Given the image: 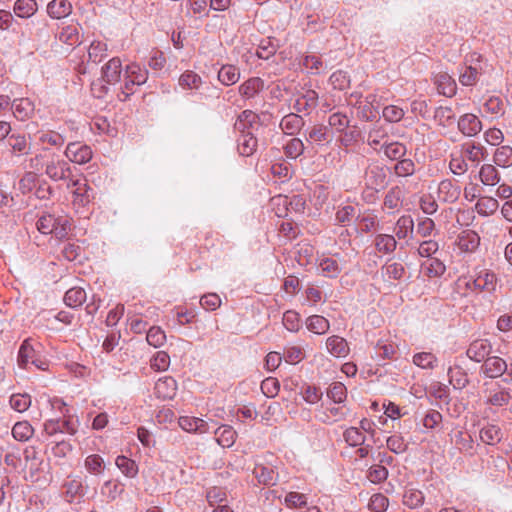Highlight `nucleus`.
Masks as SVG:
<instances>
[{"instance_id": "nucleus-1", "label": "nucleus", "mask_w": 512, "mask_h": 512, "mask_svg": "<svg viewBox=\"0 0 512 512\" xmlns=\"http://www.w3.org/2000/svg\"><path fill=\"white\" fill-rule=\"evenodd\" d=\"M70 220L65 215L44 213L37 221L36 227L42 234H53L57 239L67 237L70 231Z\"/></svg>"}, {"instance_id": "nucleus-2", "label": "nucleus", "mask_w": 512, "mask_h": 512, "mask_svg": "<svg viewBox=\"0 0 512 512\" xmlns=\"http://www.w3.org/2000/svg\"><path fill=\"white\" fill-rule=\"evenodd\" d=\"M41 345L36 343L34 345L30 338L25 339L18 351V365L21 368L28 369L29 365L35 366L38 370L45 371L48 369V362L46 359L42 358L40 355V351L37 348H40Z\"/></svg>"}, {"instance_id": "nucleus-3", "label": "nucleus", "mask_w": 512, "mask_h": 512, "mask_svg": "<svg viewBox=\"0 0 512 512\" xmlns=\"http://www.w3.org/2000/svg\"><path fill=\"white\" fill-rule=\"evenodd\" d=\"M71 167L69 163L59 155L53 154L45 165V174L52 181L71 180Z\"/></svg>"}, {"instance_id": "nucleus-4", "label": "nucleus", "mask_w": 512, "mask_h": 512, "mask_svg": "<svg viewBox=\"0 0 512 512\" xmlns=\"http://www.w3.org/2000/svg\"><path fill=\"white\" fill-rule=\"evenodd\" d=\"M318 93L315 90L307 89L299 93L293 104V109L297 113H303L305 115L310 112L318 105Z\"/></svg>"}, {"instance_id": "nucleus-5", "label": "nucleus", "mask_w": 512, "mask_h": 512, "mask_svg": "<svg viewBox=\"0 0 512 512\" xmlns=\"http://www.w3.org/2000/svg\"><path fill=\"white\" fill-rule=\"evenodd\" d=\"M67 159L76 164H85L92 158L90 146L79 142L69 143L64 152Z\"/></svg>"}, {"instance_id": "nucleus-6", "label": "nucleus", "mask_w": 512, "mask_h": 512, "mask_svg": "<svg viewBox=\"0 0 512 512\" xmlns=\"http://www.w3.org/2000/svg\"><path fill=\"white\" fill-rule=\"evenodd\" d=\"M492 352V344L488 339L472 341L466 351L467 357L477 363L484 362Z\"/></svg>"}, {"instance_id": "nucleus-7", "label": "nucleus", "mask_w": 512, "mask_h": 512, "mask_svg": "<svg viewBox=\"0 0 512 512\" xmlns=\"http://www.w3.org/2000/svg\"><path fill=\"white\" fill-rule=\"evenodd\" d=\"M73 186V203L78 206H86L93 199L92 189L88 186L85 179L70 180L68 187Z\"/></svg>"}, {"instance_id": "nucleus-8", "label": "nucleus", "mask_w": 512, "mask_h": 512, "mask_svg": "<svg viewBox=\"0 0 512 512\" xmlns=\"http://www.w3.org/2000/svg\"><path fill=\"white\" fill-rule=\"evenodd\" d=\"M507 361L498 356H489L481 366V372L488 378L495 379L505 374Z\"/></svg>"}, {"instance_id": "nucleus-9", "label": "nucleus", "mask_w": 512, "mask_h": 512, "mask_svg": "<svg viewBox=\"0 0 512 512\" xmlns=\"http://www.w3.org/2000/svg\"><path fill=\"white\" fill-rule=\"evenodd\" d=\"M460 194V186L450 179L442 180L438 185L437 197L440 202L454 203Z\"/></svg>"}, {"instance_id": "nucleus-10", "label": "nucleus", "mask_w": 512, "mask_h": 512, "mask_svg": "<svg viewBox=\"0 0 512 512\" xmlns=\"http://www.w3.org/2000/svg\"><path fill=\"white\" fill-rule=\"evenodd\" d=\"M155 394L163 400H171L177 393V382L171 376H165L155 383Z\"/></svg>"}, {"instance_id": "nucleus-11", "label": "nucleus", "mask_w": 512, "mask_h": 512, "mask_svg": "<svg viewBox=\"0 0 512 512\" xmlns=\"http://www.w3.org/2000/svg\"><path fill=\"white\" fill-rule=\"evenodd\" d=\"M122 62L120 58L113 57L111 58L103 67H102V79L104 82L114 85L117 84L121 79L122 74Z\"/></svg>"}, {"instance_id": "nucleus-12", "label": "nucleus", "mask_w": 512, "mask_h": 512, "mask_svg": "<svg viewBox=\"0 0 512 512\" xmlns=\"http://www.w3.org/2000/svg\"><path fill=\"white\" fill-rule=\"evenodd\" d=\"M458 129L465 136L472 137L482 130V123L476 115L467 113L459 118Z\"/></svg>"}, {"instance_id": "nucleus-13", "label": "nucleus", "mask_w": 512, "mask_h": 512, "mask_svg": "<svg viewBox=\"0 0 512 512\" xmlns=\"http://www.w3.org/2000/svg\"><path fill=\"white\" fill-rule=\"evenodd\" d=\"M305 121L297 112L285 115L280 121L281 130L287 135H296L303 128Z\"/></svg>"}, {"instance_id": "nucleus-14", "label": "nucleus", "mask_w": 512, "mask_h": 512, "mask_svg": "<svg viewBox=\"0 0 512 512\" xmlns=\"http://www.w3.org/2000/svg\"><path fill=\"white\" fill-rule=\"evenodd\" d=\"M456 243L460 251L471 253L479 247L480 236L473 230H464L459 234Z\"/></svg>"}, {"instance_id": "nucleus-15", "label": "nucleus", "mask_w": 512, "mask_h": 512, "mask_svg": "<svg viewBox=\"0 0 512 512\" xmlns=\"http://www.w3.org/2000/svg\"><path fill=\"white\" fill-rule=\"evenodd\" d=\"M44 430L49 435L57 433H68L74 435L77 432V427L71 420L50 419L44 423Z\"/></svg>"}, {"instance_id": "nucleus-16", "label": "nucleus", "mask_w": 512, "mask_h": 512, "mask_svg": "<svg viewBox=\"0 0 512 512\" xmlns=\"http://www.w3.org/2000/svg\"><path fill=\"white\" fill-rule=\"evenodd\" d=\"M389 135L383 126L375 125L368 133L367 144L376 152L382 151L388 143Z\"/></svg>"}, {"instance_id": "nucleus-17", "label": "nucleus", "mask_w": 512, "mask_h": 512, "mask_svg": "<svg viewBox=\"0 0 512 512\" xmlns=\"http://www.w3.org/2000/svg\"><path fill=\"white\" fill-rule=\"evenodd\" d=\"M72 4L68 0H52L47 4V14L52 19H63L72 13Z\"/></svg>"}, {"instance_id": "nucleus-18", "label": "nucleus", "mask_w": 512, "mask_h": 512, "mask_svg": "<svg viewBox=\"0 0 512 512\" xmlns=\"http://www.w3.org/2000/svg\"><path fill=\"white\" fill-rule=\"evenodd\" d=\"M7 144L11 148V152L18 156L27 155L30 153L31 150V143L23 134H11L7 139Z\"/></svg>"}, {"instance_id": "nucleus-19", "label": "nucleus", "mask_w": 512, "mask_h": 512, "mask_svg": "<svg viewBox=\"0 0 512 512\" xmlns=\"http://www.w3.org/2000/svg\"><path fill=\"white\" fill-rule=\"evenodd\" d=\"M326 347L332 356L338 358L346 357L350 351L347 341L337 335H333L327 338Z\"/></svg>"}, {"instance_id": "nucleus-20", "label": "nucleus", "mask_w": 512, "mask_h": 512, "mask_svg": "<svg viewBox=\"0 0 512 512\" xmlns=\"http://www.w3.org/2000/svg\"><path fill=\"white\" fill-rule=\"evenodd\" d=\"M38 11V3L36 0H16L13 5V13L21 19H29Z\"/></svg>"}, {"instance_id": "nucleus-21", "label": "nucleus", "mask_w": 512, "mask_h": 512, "mask_svg": "<svg viewBox=\"0 0 512 512\" xmlns=\"http://www.w3.org/2000/svg\"><path fill=\"white\" fill-rule=\"evenodd\" d=\"M264 88V81L259 77H251L243 82L238 90L239 94L245 99L254 98Z\"/></svg>"}, {"instance_id": "nucleus-22", "label": "nucleus", "mask_w": 512, "mask_h": 512, "mask_svg": "<svg viewBox=\"0 0 512 512\" xmlns=\"http://www.w3.org/2000/svg\"><path fill=\"white\" fill-rule=\"evenodd\" d=\"M179 426L187 431L193 433H206L208 432V424L201 418L182 416L178 420Z\"/></svg>"}, {"instance_id": "nucleus-23", "label": "nucleus", "mask_w": 512, "mask_h": 512, "mask_svg": "<svg viewBox=\"0 0 512 512\" xmlns=\"http://www.w3.org/2000/svg\"><path fill=\"white\" fill-rule=\"evenodd\" d=\"M253 475L260 484L266 486H273L277 483L278 474L273 468L264 466L262 464H256L253 469Z\"/></svg>"}, {"instance_id": "nucleus-24", "label": "nucleus", "mask_w": 512, "mask_h": 512, "mask_svg": "<svg viewBox=\"0 0 512 512\" xmlns=\"http://www.w3.org/2000/svg\"><path fill=\"white\" fill-rule=\"evenodd\" d=\"M480 440L488 445H495L503 438L501 428L495 424L487 423L479 431Z\"/></svg>"}, {"instance_id": "nucleus-25", "label": "nucleus", "mask_w": 512, "mask_h": 512, "mask_svg": "<svg viewBox=\"0 0 512 512\" xmlns=\"http://www.w3.org/2000/svg\"><path fill=\"white\" fill-rule=\"evenodd\" d=\"M435 82L439 93L446 97H453L456 94L457 85L455 80L446 72L436 75Z\"/></svg>"}, {"instance_id": "nucleus-26", "label": "nucleus", "mask_w": 512, "mask_h": 512, "mask_svg": "<svg viewBox=\"0 0 512 512\" xmlns=\"http://www.w3.org/2000/svg\"><path fill=\"white\" fill-rule=\"evenodd\" d=\"M125 74L129 77V82L137 86L145 84L148 79V70L136 62L125 67Z\"/></svg>"}, {"instance_id": "nucleus-27", "label": "nucleus", "mask_w": 512, "mask_h": 512, "mask_svg": "<svg viewBox=\"0 0 512 512\" xmlns=\"http://www.w3.org/2000/svg\"><path fill=\"white\" fill-rule=\"evenodd\" d=\"M374 245L379 253L391 254L397 248V241L393 235L380 233L375 236Z\"/></svg>"}, {"instance_id": "nucleus-28", "label": "nucleus", "mask_w": 512, "mask_h": 512, "mask_svg": "<svg viewBox=\"0 0 512 512\" xmlns=\"http://www.w3.org/2000/svg\"><path fill=\"white\" fill-rule=\"evenodd\" d=\"M12 109L14 116L17 119L24 121L33 114L34 104L28 98H21L13 101Z\"/></svg>"}, {"instance_id": "nucleus-29", "label": "nucleus", "mask_w": 512, "mask_h": 512, "mask_svg": "<svg viewBox=\"0 0 512 512\" xmlns=\"http://www.w3.org/2000/svg\"><path fill=\"white\" fill-rule=\"evenodd\" d=\"M403 200V192L399 186H394L388 190L384 197L383 206L387 208L390 213L399 210Z\"/></svg>"}, {"instance_id": "nucleus-30", "label": "nucleus", "mask_w": 512, "mask_h": 512, "mask_svg": "<svg viewBox=\"0 0 512 512\" xmlns=\"http://www.w3.org/2000/svg\"><path fill=\"white\" fill-rule=\"evenodd\" d=\"M258 146L257 138L252 132L242 134L238 138V151L240 155L248 157L253 155Z\"/></svg>"}, {"instance_id": "nucleus-31", "label": "nucleus", "mask_w": 512, "mask_h": 512, "mask_svg": "<svg viewBox=\"0 0 512 512\" xmlns=\"http://www.w3.org/2000/svg\"><path fill=\"white\" fill-rule=\"evenodd\" d=\"M240 79V70L235 65L225 64L218 71V80L225 86H231Z\"/></svg>"}, {"instance_id": "nucleus-32", "label": "nucleus", "mask_w": 512, "mask_h": 512, "mask_svg": "<svg viewBox=\"0 0 512 512\" xmlns=\"http://www.w3.org/2000/svg\"><path fill=\"white\" fill-rule=\"evenodd\" d=\"M317 268L320 274L327 278H336L342 270L338 261L330 257L320 259Z\"/></svg>"}, {"instance_id": "nucleus-33", "label": "nucleus", "mask_w": 512, "mask_h": 512, "mask_svg": "<svg viewBox=\"0 0 512 512\" xmlns=\"http://www.w3.org/2000/svg\"><path fill=\"white\" fill-rule=\"evenodd\" d=\"M87 299L86 291L81 287H72L64 295V303L70 308H78Z\"/></svg>"}, {"instance_id": "nucleus-34", "label": "nucleus", "mask_w": 512, "mask_h": 512, "mask_svg": "<svg viewBox=\"0 0 512 512\" xmlns=\"http://www.w3.org/2000/svg\"><path fill=\"white\" fill-rule=\"evenodd\" d=\"M414 221L410 215H402L395 223L394 233L399 239H405L413 233Z\"/></svg>"}, {"instance_id": "nucleus-35", "label": "nucleus", "mask_w": 512, "mask_h": 512, "mask_svg": "<svg viewBox=\"0 0 512 512\" xmlns=\"http://www.w3.org/2000/svg\"><path fill=\"white\" fill-rule=\"evenodd\" d=\"M511 399V391L507 388H500L489 392L486 403L492 406L502 407L508 405Z\"/></svg>"}, {"instance_id": "nucleus-36", "label": "nucleus", "mask_w": 512, "mask_h": 512, "mask_svg": "<svg viewBox=\"0 0 512 512\" xmlns=\"http://www.w3.org/2000/svg\"><path fill=\"white\" fill-rule=\"evenodd\" d=\"M305 324H306L307 329L310 332L317 334V335L325 334L330 328L329 321L325 317L320 316V315L309 316L306 319Z\"/></svg>"}, {"instance_id": "nucleus-37", "label": "nucleus", "mask_w": 512, "mask_h": 512, "mask_svg": "<svg viewBox=\"0 0 512 512\" xmlns=\"http://www.w3.org/2000/svg\"><path fill=\"white\" fill-rule=\"evenodd\" d=\"M215 435L217 443L224 448L231 447L236 439L235 430L228 425H223L217 428L215 431Z\"/></svg>"}, {"instance_id": "nucleus-38", "label": "nucleus", "mask_w": 512, "mask_h": 512, "mask_svg": "<svg viewBox=\"0 0 512 512\" xmlns=\"http://www.w3.org/2000/svg\"><path fill=\"white\" fill-rule=\"evenodd\" d=\"M306 139L318 145H324L330 141L328 128L322 125H314L307 131Z\"/></svg>"}, {"instance_id": "nucleus-39", "label": "nucleus", "mask_w": 512, "mask_h": 512, "mask_svg": "<svg viewBox=\"0 0 512 512\" xmlns=\"http://www.w3.org/2000/svg\"><path fill=\"white\" fill-rule=\"evenodd\" d=\"M479 178L484 185L494 186L500 181V174L492 164H484L480 168Z\"/></svg>"}, {"instance_id": "nucleus-40", "label": "nucleus", "mask_w": 512, "mask_h": 512, "mask_svg": "<svg viewBox=\"0 0 512 512\" xmlns=\"http://www.w3.org/2000/svg\"><path fill=\"white\" fill-rule=\"evenodd\" d=\"M382 151L388 159L397 161L400 158L405 157L408 150L405 144L394 141L388 142L386 145H384Z\"/></svg>"}, {"instance_id": "nucleus-41", "label": "nucleus", "mask_w": 512, "mask_h": 512, "mask_svg": "<svg viewBox=\"0 0 512 512\" xmlns=\"http://www.w3.org/2000/svg\"><path fill=\"white\" fill-rule=\"evenodd\" d=\"M115 464L117 468L129 478H134L138 474V465L137 463L123 455H120L116 458Z\"/></svg>"}, {"instance_id": "nucleus-42", "label": "nucleus", "mask_w": 512, "mask_h": 512, "mask_svg": "<svg viewBox=\"0 0 512 512\" xmlns=\"http://www.w3.org/2000/svg\"><path fill=\"white\" fill-rule=\"evenodd\" d=\"M381 274L386 281L400 280L405 274V268L401 263L392 262L382 267Z\"/></svg>"}, {"instance_id": "nucleus-43", "label": "nucleus", "mask_w": 512, "mask_h": 512, "mask_svg": "<svg viewBox=\"0 0 512 512\" xmlns=\"http://www.w3.org/2000/svg\"><path fill=\"white\" fill-rule=\"evenodd\" d=\"M494 163L502 168L512 166V147L504 145L496 149L493 156Z\"/></svg>"}, {"instance_id": "nucleus-44", "label": "nucleus", "mask_w": 512, "mask_h": 512, "mask_svg": "<svg viewBox=\"0 0 512 512\" xmlns=\"http://www.w3.org/2000/svg\"><path fill=\"white\" fill-rule=\"evenodd\" d=\"M34 433V429L27 421H20L15 423L12 428V435L17 441H28Z\"/></svg>"}, {"instance_id": "nucleus-45", "label": "nucleus", "mask_w": 512, "mask_h": 512, "mask_svg": "<svg viewBox=\"0 0 512 512\" xmlns=\"http://www.w3.org/2000/svg\"><path fill=\"white\" fill-rule=\"evenodd\" d=\"M403 503L411 509L419 508L424 503V495L420 490L408 488L404 492Z\"/></svg>"}, {"instance_id": "nucleus-46", "label": "nucleus", "mask_w": 512, "mask_h": 512, "mask_svg": "<svg viewBox=\"0 0 512 512\" xmlns=\"http://www.w3.org/2000/svg\"><path fill=\"white\" fill-rule=\"evenodd\" d=\"M416 171V165L410 158H400L394 165V173L398 177L412 176Z\"/></svg>"}, {"instance_id": "nucleus-47", "label": "nucleus", "mask_w": 512, "mask_h": 512, "mask_svg": "<svg viewBox=\"0 0 512 512\" xmlns=\"http://www.w3.org/2000/svg\"><path fill=\"white\" fill-rule=\"evenodd\" d=\"M124 492V485L119 481L108 480L101 487V494L113 501Z\"/></svg>"}, {"instance_id": "nucleus-48", "label": "nucleus", "mask_w": 512, "mask_h": 512, "mask_svg": "<svg viewBox=\"0 0 512 512\" xmlns=\"http://www.w3.org/2000/svg\"><path fill=\"white\" fill-rule=\"evenodd\" d=\"M86 470L93 475H100L105 469V462L98 454H91L84 461Z\"/></svg>"}, {"instance_id": "nucleus-49", "label": "nucleus", "mask_w": 512, "mask_h": 512, "mask_svg": "<svg viewBox=\"0 0 512 512\" xmlns=\"http://www.w3.org/2000/svg\"><path fill=\"white\" fill-rule=\"evenodd\" d=\"M437 362V357L431 352H420L413 356V363L422 369H433Z\"/></svg>"}, {"instance_id": "nucleus-50", "label": "nucleus", "mask_w": 512, "mask_h": 512, "mask_svg": "<svg viewBox=\"0 0 512 512\" xmlns=\"http://www.w3.org/2000/svg\"><path fill=\"white\" fill-rule=\"evenodd\" d=\"M498 201L492 197H482L476 203V210L479 215H492L498 209Z\"/></svg>"}, {"instance_id": "nucleus-51", "label": "nucleus", "mask_w": 512, "mask_h": 512, "mask_svg": "<svg viewBox=\"0 0 512 512\" xmlns=\"http://www.w3.org/2000/svg\"><path fill=\"white\" fill-rule=\"evenodd\" d=\"M357 218L358 217H356V208L352 205H345L343 207H340L335 214L336 222L343 226L349 225L352 221H354Z\"/></svg>"}, {"instance_id": "nucleus-52", "label": "nucleus", "mask_w": 512, "mask_h": 512, "mask_svg": "<svg viewBox=\"0 0 512 512\" xmlns=\"http://www.w3.org/2000/svg\"><path fill=\"white\" fill-rule=\"evenodd\" d=\"M345 442L351 447L362 446L365 442V435L357 427H349L344 433Z\"/></svg>"}, {"instance_id": "nucleus-53", "label": "nucleus", "mask_w": 512, "mask_h": 512, "mask_svg": "<svg viewBox=\"0 0 512 512\" xmlns=\"http://www.w3.org/2000/svg\"><path fill=\"white\" fill-rule=\"evenodd\" d=\"M107 56V44L93 41L88 49L89 60L94 63L101 62Z\"/></svg>"}, {"instance_id": "nucleus-54", "label": "nucleus", "mask_w": 512, "mask_h": 512, "mask_svg": "<svg viewBox=\"0 0 512 512\" xmlns=\"http://www.w3.org/2000/svg\"><path fill=\"white\" fill-rule=\"evenodd\" d=\"M202 84V78L193 71H185L179 78V85L184 89H198Z\"/></svg>"}, {"instance_id": "nucleus-55", "label": "nucleus", "mask_w": 512, "mask_h": 512, "mask_svg": "<svg viewBox=\"0 0 512 512\" xmlns=\"http://www.w3.org/2000/svg\"><path fill=\"white\" fill-rule=\"evenodd\" d=\"M464 159H467L475 165H478L479 162L485 157V149L480 145L475 144H466L464 147Z\"/></svg>"}, {"instance_id": "nucleus-56", "label": "nucleus", "mask_w": 512, "mask_h": 512, "mask_svg": "<svg viewBox=\"0 0 512 512\" xmlns=\"http://www.w3.org/2000/svg\"><path fill=\"white\" fill-rule=\"evenodd\" d=\"M480 75L479 69L472 65L465 66L464 70L460 72L459 82L463 86L475 85Z\"/></svg>"}, {"instance_id": "nucleus-57", "label": "nucleus", "mask_w": 512, "mask_h": 512, "mask_svg": "<svg viewBox=\"0 0 512 512\" xmlns=\"http://www.w3.org/2000/svg\"><path fill=\"white\" fill-rule=\"evenodd\" d=\"M146 340L149 345L158 348L166 341L165 332L158 326H152L147 331Z\"/></svg>"}, {"instance_id": "nucleus-58", "label": "nucleus", "mask_w": 512, "mask_h": 512, "mask_svg": "<svg viewBox=\"0 0 512 512\" xmlns=\"http://www.w3.org/2000/svg\"><path fill=\"white\" fill-rule=\"evenodd\" d=\"M284 153L290 159H296L304 152V143L299 138L290 139L284 146Z\"/></svg>"}, {"instance_id": "nucleus-59", "label": "nucleus", "mask_w": 512, "mask_h": 512, "mask_svg": "<svg viewBox=\"0 0 512 512\" xmlns=\"http://www.w3.org/2000/svg\"><path fill=\"white\" fill-rule=\"evenodd\" d=\"M10 406L17 412H25L31 406V396L28 394H13L10 397Z\"/></svg>"}, {"instance_id": "nucleus-60", "label": "nucleus", "mask_w": 512, "mask_h": 512, "mask_svg": "<svg viewBox=\"0 0 512 512\" xmlns=\"http://www.w3.org/2000/svg\"><path fill=\"white\" fill-rule=\"evenodd\" d=\"M434 119L439 125L445 127L455 119V113L451 107L440 106L434 112Z\"/></svg>"}, {"instance_id": "nucleus-61", "label": "nucleus", "mask_w": 512, "mask_h": 512, "mask_svg": "<svg viewBox=\"0 0 512 512\" xmlns=\"http://www.w3.org/2000/svg\"><path fill=\"white\" fill-rule=\"evenodd\" d=\"M327 396L335 403H342L347 397V389L341 382H334L330 385Z\"/></svg>"}, {"instance_id": "nucleus-62", "label": "nucleus", "mask_w": 512, "mask_h": 512, "mask_svg": "<svg viewBox=\"0 0 512 512\" xmlns=\"http://www.w3.org/2000/svg\"><path fill=\"white\" fill-rule=\"evenodd\" d=\"M423 267L429 277H439L443 275L446 270L443 262L437 258H431L423 264Z\"/></svg>"}, {"instance_id": "nucleus-63", "label": "nucleus", "mask_w": 512, "mask_h": 512, "mask_svg": "<svg viewBox=\"0 0 512 512\" xmlns=\"http://www.w3.org/2000/svg\"><path fill=\"white\" fill-rule=\"evenodd\" d=\"M368 177L371 185L375 186V188H383L386 184V173L383 167L373 166L368 172Z\"/></svg>"}, {"instance_id": "nucleus-64", "label": "nucleus", "mask_w": 512, "mask_h": 512, "mask_svg": "<svg viewBox=\"0 0 512 512\" xmlns=\"http://www.w3.org/2000/svg\"><path fill=\"white\" fill-rule=\"evenodd\" d=\"M282 321L285 328L291 332H297L301 327L299 314L292 310L284 313Z\"/></svg>"}]
</instances>
